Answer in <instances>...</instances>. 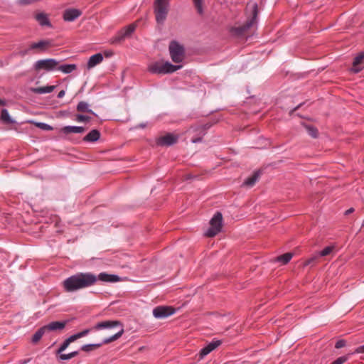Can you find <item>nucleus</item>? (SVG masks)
Here are the masks:
<instances>
[{
    "mask_svg": "<svg viewBox=\"0 0 364 364\" xmlns=\"http://www.w3.org/2000/svg\"><path fill=\"white\" fill-rule=\"evenodd\" d=\"M97 279L105 282L114 283L119 282L120 278L117 275L109 274L105 272H102L98 276L90 272L78 273L65 279L63 287L65 291L74 292L95 284Z\"/></svg>",
    "mask_w": 364,
    "mask_h": 364,
    "instance_id": "nucleus-1",
    "label": "nucleus"
},
{
    "mask_svg": "<svg viewBox=\"0 0 364 364\" xmlns=\"http://www.w3.org/2000/svg\"><path fill=\"white\" fill-rule=\"evenodd\" d=\"M115 328H119V331L114 334H113L112 336L105 338L101 343L86 344L82 346L81 350L85 352L95 350L101 347L103 344H107L117 340L122 336L124 331L123 325L119 321L108 320L103 321L96 323V325L92 327V329L95 331H98L101 329H107L109 331H112Z\"/></svg>",
    "mask_w": 364,
    "mask_h": 364,
    "instance_id": "nucleus-2",
    "label": "nucleus"
},
{
    "mask_svg": "<svg viewBox=\"0 0 364 364\" xmlns=\"http://www.w3.org/2000/svg\"><path fill=\"white\" fill-rule=\"evenodd\" d=\"M181 65H173L169 62L156 61L149 64L148 70L154 74L172 73L181 68Z\"/></svg>",
    "mask_w": 364,
    "mask_h": 364,
    "instance_id": "nucleus-3",
    "label": "nucleus"
},
{
    "mask_svg": "<svg viewBox=\"0 0 364 364\" xmlns=\"http://www.w3.org/2000/svg\"><path fill=\"white\" fill-rule=\"evenodd\" d=\"M170 56L175 63H181L185 58V49L182 45L176 41H171L168 46Z\"/></svg>",
    "mask_w": 364,
    "mask_h": 364,
    "instance_id": "nucleus-4",
    "label": "nucleus"
},
{
    "mask_svg": "<svg viewBox=\"0 0 364 364\" xmlns=\"http://www.w3.org/2000/svg\"><path fill=\"white\" fill-rule=\"evenodd\" d=\"M252 8V16L250 19H248L245 23L242 26L234 27L232 28V32L237 36L242 35L245 31H247L250 27H252L255 21L257 16V5L256 4H253L251 6Z\"/></svg>",
    "mask_w": 364,
    "mask_h": 364,
    "instance_id": "nucleus-5",
    "label": "nucleus"
},
{
    "mask_svg": "<svg viewBox=\"0 0 364 364\" xmlns=\"http://www.w3.org/2000/svg\"><path fill=\"white\" fill-rule=\"evenodd\" d=\"M59 62L53 58H47L37 60L34 65L33 68L36 72L45 70L50 72L57 69Z\"/></svg>",
    "mask_w": 364,
    "mask_h": 364,
    "instance_id": "nucleus-6",
    "label": "nucleus"
},
{
    "mask_svg": "<svg viewBox=\"0 0 364 364\" xmlns=\"http://www.w3.org/2000/svg\"><path fill=\"white\" fill-rule=\"evenodd\" d=\"M155 15L158 23H163L168 12V0H156L155 2Z\"/></svg>",
    "mask_w": 364,
    "mask_h": 364,
    "instance_id": "nucleus-7",
    "label": "nucleus"
},
{
    "mask_svg": "<svg viewBox=\"0 0 364 364\" xmlns=\"http://www.w3.org/2000/svg\"><path fill=\"white\" fill-rule=\"evenodd\" d=\"M223 215L220 212H217L210 221V227L205 233L209 237L215 236L222 228Z\"/></svg>",
    "mask_w": 364,
    "mask_h": 364,
    "instance_id": "nucleus-8",
    "label": "nucleus"
},
{
    "mask_svg": "<svg viewBox=\"0 0 364 364\" xmlns=\"http://www.w3.org/2000/svg\"><path fill=\"white\" fill-rule=\"evenodd\" d=\"M175 313V309L172 306H159L153 309V315L156 318H164Z\"/></svg>",
    "mask_w": 364,
    "mask_h": 364,
    "instance_id": "nucleus-9",
    "label": "nucleus"
},
{
    "mask_svg": "<svg viewBox=\"0 0 364 364\" xmlns=\"http://www.w3.org/2000/svg\"><path fill=\"white\" fill-rule=\"evenodd\" d=\"M177 136L172 134H166L164 136L159 137L156 140V144L159 146H170L177 141Z\"/></svg>",
    "mask_w": 364,
    "mask_h": 364,
    "instance_id": "nucleus-10",
    "label": "nucleus"
},
{
    "mask_svg": "<svg viewBox=\"0 0 364 364\" xmlns=\"http://www.w3.org/2000/svg\"><path fill=\"white\" fill-rule=\"evenodd\" d=\"M136 28L135 24H130L128 26L122 29L116 36L115 41H120L129 36L134 31Z\"/></svg>",
    "mask_w": 364,
    "mask_h": 364,
    "instance_id": "nucleus-11",
    "label": "nucleus"
},
{
    "mask_svg": "<svg viewBox=\"0 0 364 364\" xmlns=\"http://www.w3.org/2000/svg\"><path fill=\"white\" fill-rule=\"evenodd\" d=\"M221 344V341L219 340L213 341L210 343H208L206 346L203 348L200 351V357L203 358L204 356L209 354L211 351L215 350L217 347H218Z\"/></svg>",
    "mask_w": 364,
    "mask_h": 364,
    "instance_id": "nucleus-12",
    "label": "nucleus"
},
{
    "mask_svg": "<svg viewBox=\"0 0 364 364\" xmlns=\"http://www.w3.org/2000/svg\"><path fill=\"white\" fill-rule=\"evenodd\" d=\"M82 14V12L76 9H70L65 11L63 18L66 21H73Z\"/></svg>",
    "mask_w": 364,
    "mask_h": 364,
    "instance_id": "nucleus-13",
    "label": "nucleus"
},
{
    "mask_svg": "<svg viewBox=\"0 0 364 364\" xmlns=\"http://www.w3.org/2000/svg\"><path fill=\"white\" fill-rule=\"evenodd\" d=\"M67 324V321H53L50 322L48 325L44 326L46 331H54L58 330H62L65 328Z\"/></svg>",
    "mask_w": 364,
    "mask_h": 364,
    "instance_id": "nucleus-14",
    "label": "nucleus"
},
{
    "mask_svg": "<svg viewBox=\"0 0 364 364\" xmlns=\"http://www.w3.org/2000/svg\"><path fill=\"white\" fill-rule=\"evenodd\" d=\"M51 46H52V43H51L50 41L43 40V41H41L38 43H33L32 44H31L30 49H32V50L37 49L39 51H44L47 48L50 47Z\"/></svg>",
    "mask_w": 364,
    "mask_h": 364,
    "instance_id": "nucleus-15",
    "label": "nucleus"
},
{
    "mask_svg": "<svg viewBox=\"0 0 364 364\" xmlns=\"http://www.w3.org/2000/svg\"><path fill=\"white\" fill-rule=\"evenodd\" d=\"M103 60V55L101 53H97L92 55L87 62V69H92L95 66L101 63Z\"/></svg>",
    "mask_w": 364,
    "mask_h": 364,
    "instance_id": "nucleus-16",
    "label": "nucleus"
},
{
    "mask_svg": "<svg viewBox=\"0 0 364 364\" xmlns=\"http://www.w3.org/2000/svg\"><path fill=\"white\" fill-rule=\"evenodd\" d=\"M85 131V127L77 126H66L60 129V132L65 134H69L70 133H83Z\"/></svg>",
    "mask_w": 364,
    "mask_h": 364,
    "instance_id": "nucleus-17",
    "label": "nucleus"
},
{
    "mask_svg": "<svg viewBox=\"0 0 364 364\" xmlns=\"http://www.w3.org/2000/svg\"><path fill=\"white\" fill-rule=\"evenodd\" d=\"M363 63H364V53H360L353 60L352 71L353 73H358L360 71L362 68L358 66Z\"/></svg>",
    "mask_w": 364,
    "mask_h": 364,
    "instance_id": "nucleus-18",
    "label": "nucleus"
},
{
    "mask_svg": "<svg viewBox=\"0 0 364 364\" xmlns=\"http://www.w3.org/2000/svg\"><path fill=\"white\" fill-rule=\"evenodd\" d=\"M100 137V132L97 129L90 131L84 138L83 141L87 142H95Z\"/></svg>",
    "mask_w": 364,
    "mask_h": 364,
    "instance_id": "nucleus-19",
    "label": "nucleus"
},
{
    "mask_svg": "<svg viewBox=\"0 0 364 364\" xmlns=\"http://www.w3.org/2000/svg\"><path fill=\"white\" fill-rule=\"evenodd\" d=\"M260 171H255L251 176L248 177L243 183L244 186L252 187L260 177Z\"/></svg>",
    "mask_w": 364,
    "mask_h": 364,
    "instance_id": "nucleus-20",
    "label": "nucleus"
},
{
    "mask_svg": "<svg viewBox=\"0 0 364 364\" xmlns=\"http://www.w3.org/2000/svg\"><path fill=\"white\" fill-rule=\"evenodd\" d=\"M55 86H54V85H48V86L32 88L31 91L34 93L45 94V93L52 92L55 90Z\"/></svg>",
    "mask_w": 364,
    "mask_h": 364,
    "instance_id": "nucleus-21",
    "label": "nucleus"
},
{
    "mask_svg": "<svg viewBox=\"0 0 364 364\" xmlns=\"http://www.w3.org/2000/svg\"><path fill=\"white\" fill-rule=\"evenodd\" d=\"M1 121L4 124H14L15 121L11 119L7 109H3L1 112Z\"/></svg>",
    "mask_w": 364,
    "mask_h": 364,
    "instance_id": "nucleus-22",
    "label": "nucleus"
},
{
    "mask_svg": "<svg viewBox=\"0 0 364 364\" xmlns=\"http://www.w3.org/2000/svg\"><path fill=\"white\" fill-rule=\"evenodd\" d=\"M76 65L75 64H68V65H58L57 70H60L64 73H70L76 69Z\"/></svg>",
    "mask_w": 364,
    "mask_h": 364,
    "instance_id": "nucleus-23",
    "label": "nucleus"
},
{
    "mask_svg": "<svg viewBox=\"0 0 364 364\" xmlns=\"http://www.w3.org/2000/svg\"><path fill=\"white\" fill-rule=\"evenodd\" d=\"M77 111L79 112H87V113H93L92 109H90V105L88 103L81 101L77 105Z\"/></svg>",
    "mask_w": 364,
    "mask_h": 364,
    "instance_id": "nucleus-24",
    "label": "nucleus"
},
{
    "mask_svg": "<svg viewBox=\"0 0 364 364\" xmlns=\"http://www.w3.org/2000/svg\"><path fill=\"white\" fill-rule=\"evenodd\" d=\"M46 333V328L43 326L41 328H39L33 336L32 342L34 343L38 342Z\"/></svg>",
    "mask_w": 364,
    "mask_h": 364,
    "instance_id": "nucleus-25",
    "label": "nucleus"
},
{
    "mask_svg": "<svg viewBox=\"0 0 364 364\" xmlns=\"http://www.w3.org/2000/svg\"><path fill=\"white\" fill-rule=\"evenodd\" d=\"M74 341H75V340L73 339L72 336H70L68 338L65 340V341L63 343V344L60 346V347L56 351V353L61 354V353L63 352L70 346V344Z\"/></svg>",
    "mask_w": 364,
    "mask_h": 364,
    "instance_id": "nucleus-26",
    "label": "nucleus"
},
{
    "mask_svg": "<svg viewBox=\"0 0 364 364\" xmlns=\"http://www.w3.org/2000/svg\"><path fill=\"white\" fill-rule=\"evenodd\" d=\"M335 246L331 245L325 247L322 251L318 252L320 257H326L334 253Z\"/></svg>",
    "mask_w": 364,
    "mask_h": 364,
    "instance_id": "nucleus-27",
    "label": "nucleus"
},
{
    "mask_svg": "<svg viewBox=\"0 0 364 364\" xmlns=\"http://www.w3.org/2000/svg\"><path fill=\"white\" fill-rule=\"evenodd\" d=\"M292 256L293 255L290 252L285 253L281 256H279L277 258V260L278 262H281L283 264H286L290 261V259L292 258Z\"/></svg>",
    "mask_w": 364,
    "mask_h": 364,
    "instance_id": "nucleus-28",
    "label": "nucleus"
},
{
    "mask_svg": "<svg viewBox=\"0 0 364 364\" xmlns=\"http://www.w3.org/2000/svg\"><path fill=\"white\" fill-rule=\"evenodd\" d=\"M319 255L318 253H316L315 255H314L312 257H311L310 258H309L308 259H306L304 263V266H309V265H311V266H314L318 260L319 259Z\"/></svg>",
    "mask_w": 364,
    "mask_h": 364,
    "instance_id": "nucleus-29",
    "label": "nucleus"
},
{
    "mask_svg": "<svg viewBox=\"0 0 364 364\" xmlns=\"http://www.w3.org/2000/svg\"><path fill=\"white\" fill-rule=\"evenodd\" d=\"M36 18L41 26H46L49 24L46 15L43 13L37 14Z\"/></svg>",
    "mask_w": 364,
    "mask_h": 364,
    "instance_id": "nucleus-30",
    "label": "nucleus"
},
{
    "mask_svg": "<svg viewBox=\"0 0 364 364\" xmlns=\"http://www.w3.org/2000/svg\"><path fill=\"white\" fill-rule=\"evenodd\" d=\"M305 128L308 132V134L316 138L318 136V130L314 127L310 126V125H305Z\"/></svg>",
    "mask_w": 364,
    "mask_h": 364,
    "instance_id": "nucleus-31",
    "label": "nucleus"
},
{
    "mask_svg": "<svg viewBox=\"0 0 364 364\" xmlns=\"http://www.w3.org/2000/svg\"><path fill=\"white\" fill-rule=\"evenodd\" d=\"M77 355H78V351H73V352L70 353L68 354H62L61 353L59 355V358L60 360H70V359L75 357Z\"/></svg>",
    "mask_w": 364,
    "mask_h": 364,
    "instance_id": "nucleus-32",
    "label": "nucleus"
},
{
    "mask_svg": "<svg viewBox=\"0 0 364 364\" xmlns=\"http://www.w3.org/2000/svg\"><path fill=\"white\" fill-rule=\"evenodd\" d=\"M92 330H93V329L92 328ZM90 331H91V329H90V328L85 329L84 331H82L81 332H79L76 334L73 335L72 337L73 338V339L75 341L76 340L87 336L90 332Z\"/></svg>",
    "mask_w": 364,
    "mask_h": 364,
    "instance_id": "nucleus-33",
    "label": "nucleus"
},
{
    "mask_svg": "<svg viewBox=\"0 0 364 364\" xmlns=\"http://www.w3.org/2000/svg\"><path fill=\"white\" fill-rule=\"evenodd\" d=\"M193 4L200 14L203 13V0H193Z\"/></svg>",
    "mask_w": 364,
    "mask_h": 364,
    "instance_id": "nucleus-34",
    "label": "nucleus"
},
{
    "mask_svg": "<svg viewBox=\"0 0 364 364\" xmlns=\"http://www.w3.org/2000/svg\"><path fill=\"white\" fill-rule=\"evenodd\" d=\"M36 126L38 128H41V129H43V130L50 131V130L53 129V127L51 126H50L49 124H47L46 123H43V122L36 123Z\"/></svg>",
    "mask_w": 364,
    "mask_h": 364,
    "instance_id": "nucleus-35",
    "label": "nucleus"
},
{
    "mask_svg": "<svg viewBox=\"0 0 364 364\" xmlns=\"http://www.w3.org/2000/svg\"><path fill=\"white\" fill-rule=\"evenodd\" d=\"M90 117L88 116L82 115V114H77L76 115V121L79 122H89L90 120Z\"/></svg>",
    "mask_w": 364,
    "mask_h": 364,
    "instance_id": "nucleus-36",
    "label": "nucleus"
},
{
    "mask_svg": "<svg viewBox=\"0 0 364 364\" xmlns=\"http://www.w3.org/2000/svg\"><path fill=\"white\" fill-rule=\"evenodd\" d=\"M348 360L347 356H342L337 358L335 361H333L331 364H343Z\"/></svg>",
    "mask_w": 364,
    "mask_h": 364,
    "instance_id": "nucleus-37",
    "label": "nucleus"
},
{
    "mask_svg": "<svg viewBox=\"0 0 364 364\" xmlns=\"http://www.w3.org/2000/svg\"><path fill=\"white\" fill-rule=\"evenodd\" d=\"M346 346V341L339 340L336 342L335 347L336 348H341Z\"/></svg>",
    "mask_w": 364,
    "mask_h": 364,
    "instance_id": "nucleus-38",
    "label": "nucleus"
},
{
    "mask_svg": "<svg viewBox=\"0 0 364 364\" xmlns=\"http://www.w3.org/2000/svg\"><path fill=\"white\" fill-rule=\"evenodd\" d=\"M355 353H364V345L363 346H359L358 347L355 351H354Z\"/></svg>",
    "mask_w": 364,
    "mask_h": 364,
    "instance_id": "nucleus-39",
    "label": "nucleus"
},
{
    "mask_svg": "<svg viewBox=\"0 0 364 364\" xmlns=\"http://www.w3.org/2000/svg\"><path fill=\"white\" fill-rule=\"evenodd\" d=\"M65 94V92L64 90H61V91L59 92V93L58 95V98H62V97H64Z\"/></svg>",
    "mask_w": 364,
    "mask_h": 364,
    "instance_id": "nucleus-40",
    "label": "nucleus"
},
{
    "mask_svg": "<svg viewBox=\"0 0 364 364\" xmlns=\"http://www.w3.org/2000/svg\"><path fill=\"white\" fill-rule=\"evenodd\" d=\"M200 141H201V138L200 137H197V138L192 139V142L193 143H198V142H200Z\"/></svg>",
    "mask_w": 364,
    "mask_h": 364,
    "instance_id": "nucleus-41",
    "label": "nucleus"
},
{
    "mask_svg": "<svg viewBox=\"0 0 364 364\" xmlns=\"http://www.w3.org/2000/svg\"><path fill=\"white\" fill-rule=\"evenodd\" d=\"M354 211V209L353 208H349L346 211V215H349L352 213Z\"/></svg>",
    "mask_w": 364,
    "mask_h": 364,
    "instance_id": "nucleus-42",
    "label": "nucleus"
},
{
    "mask_svg": "<svg viewBox=\"0 0 364 364\" xmlns=\"http://www.w3.org/2000/svg\"><path fill=\"white\" fill-rule=\"evenodd\" d=\"M5 102L0 99V105H4Z\"/></svg>",
    "mask_w": 364,
    "mask_h": 364,
    "instance_id": "nucleus-43",
    "label": "nucleus"
}]
</instances>
